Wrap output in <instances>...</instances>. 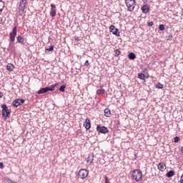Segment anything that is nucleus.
<instances>
[{"instance_id": "obj_1", "label": "nucleus", "mask_w": 183, "mask_h": 183, "mask_svg": "<svg viewBox=\"0 0 183 183\" xmlns=\"http://www.w3.org/2000/svg\"><path fill=\"white\" fill-rule=\"evenodd\" d=\"M18 33V29L16 26H14L11 31L9 33V48L12 46V44L15 42V38H16V34Z\"/></svg>"}, {"instance_id": "obj_2", "label": "nucleus", "mask_w": 183, "mask_h": 183, "mask_svg": "<svg viewBox=\"0 0 183 183\" xmlns=\"http://www.w3.org/2000/svg\"><path fill=\"white\" fill-rule=\"evenodd\" d=\"M132 179L137 182L142 179V172L139 169H134L132 173Z\"/></svg>"}, {"instance_id": "obj_3", "label": "nucleus", "mask_w": 183, "mask_h": 183, "mask_svg": "<svg viewBox=\"0 0 183 183\" xmlns=\"http://www.w3.org/2000/svg\"><path fill=\"white\" fill-rule=\"evenodd\" d=\"M125 4L129 12H132L135 9V0H125Z\"/></svg>"}, {"instance_id": "obj_4", "label": "nucleus", "mask_w": 183, "mask_h": 183, "mask_svg": "<svg viewBox=\"0 0 183 183\" xmlns=\"http://www.w3.org/2000/svg\"><path fill=\"white\" fill-rule=\"evenodd\" d=\"M1 108H2L1 114H2L3 118H8V117H9V115L11 114V110L8 109V107H6V104H2Z\"/></svg>"}, {"instance_id": "obj_5", "label": "nucleus", "mask_w": 183, "mask_h": 183, "mask_svg": "<svg viewBox=\"0 0 183 183\" xmlns=\"http://www.w3.org/2000/svg\"><path fill=\"white\" fill-rule=\"evenodd\" d=\"M88 174H89V172L87 169H81L79 171V178H81V179H85L86 177H88Z\"/></svg>"}, {"instance_id": "obj_6", "label": "nucleus", "mask_w": 183, "mask_h": 183, "mask_svg": "<svg viewBox=\"0 0 183 183\" xmlns=\"http://www.w3.org/2000/svg\"><path fill=\"white\" fill-rule=\"evenodd\" d=\"M97 131L99 132V134H108L109 132L107 127L101 125H97Z\"/></svg>"}, {"instance_id": "obj_7", "label": "nucleus", "mask_w": 183, "mask_h": 183, "mask_svg": "<svg viewBox=\"0 0 183 183\" xmlns=\"http://www.w3.org/2000/svg\"><path fill=\"white\" fill-rule=\"evenodd\" d=\"M25 100L24 99H16L12 102L13 107L14 108H18V107L22 105V104H24Z\"/></svg>"}, {"instance_id": "obj_8", "label": "nucleus", "mask_w": 183, "mask_h": 183, "mask_svg": "<svg viewBox=\"0 0 183 183\" xmlns=\"http://www.w3.org/2000/svg\"><path fill=\"white\" fill-rule=\"evenodd\" d=\"M50 16H52V18L56 16V6L54 4H51Z\"/></svg>"}, {"instance_id": "obj_9", "label": "nucleus", "mask_w": 183, "mask_h": 183, "mask_svg": "<svg viewBox=\"0 0 183 183\" xmlns=\"http://www.w3.org/2000/svg\"><path fill=\"white\" fill-rule=\"evenodd\" d=\"M26 4H27L26 0H21L19 2V11H21V12H24V11H25V8H26Z\"/></svg>"}, {"instance_id": "obj_10", "label": "nucleus", "mask_w": 183, "mask_h": 183, "mask_svg": "<svg viewBox=\"0 0 183 183\" xmlns=\"http://www.w3.org/2000/svg\"><path fill=\"white\" fill-rule=\"evenodd\" d=\"M110 32L113 34V35H116V36H119V30L115 28V26L111 25L109 26Z\"/></svg>"}, {"instance_id": "obj_11", "label": "nucleus", "mask_w": 183, "mask_h": 183, "mask_svg": "<svg viewBox=\"0 0 183 183\" xmlns=\"http://www.w3.org/2000/svg\"><path fill=\"white\" fill-rule=\"evenodd\" d=\"M157 169H159V171H161V172H164V171L167 169V165L164 162H160L157 165Z\"/></svg>"}, {"instance_id": "obj_12", "label": "nucleus", "mask_w": 183, "mask_h": 183, "mask_svg": "<svg viewBox=\"0 0 183 183\" xmlns=\"http://www.w3.org/2000/svg\"><path fill=\"white\" fill-rule=\"evenodd\" d=\"M16 44H21V45H25V39L24 36L19 35L16 37Z\"/></svg>"}, {"instance_id": "obj_13", "label": "nucleus", "mask_w": 183, "mask_h": 183, "mask_svg": "<svg viewBox=\"0 0 183 183\" xmlns=\"http://www.w3.org/2000/svg\"><path fill=\"white\" fill-rule=\"evenodd\" d=\"M84 127L86 129H89L91 128V121L89 119H86L85 122L84 123Z\"/></svg>"}, {"instance_id": "obj_14", "label": "nucleus", "mask_w": 183, "mask_h": 183, "mask_svg": "<svg viewBox=\"0 0 183 183\" xmlns=\"http://www.w3.org/2000/svg\"><path fill=\"white\" fill-rule=\"evenodd\" d=\"M58 85H59V83H56L54 84H52L51 86L49 87H46L47 89V92L48 91H55V87L58 86Z\"/></svg>"}, {"instance_id": "obj_15", "label": "nucleus", "mask_w": 183, "mask_h": 183, "mask_svg": "<svg viewBox=\"0 0 183 183\" xmlns=\"http://www.w3.org/2000/svg\"><path fill=\"white\" fill-rule=\"evenodd\" d=\"M142 11L143 14H148V11H149V7L147 5H144L142 7Z\"/></svg>"}, {"instance_id": "obj_16", "label": "nucleus", "mask_w": 183, "mask_h": 183, "mask_svg": "<svg viewBox=\"0 0 183 183\" xmlns=\"http://www.w3.org/2000/svg\"><path fill=\"white\" fill-rule=\"evenodd\" d=\"M174 175H175V172L173 170H170L166 174V177L167 178H172V177H174Z\"/></svg>"}, {"instance_id": "obj_17", "label": "nucleus", "mask_w": 183, "mask_h": 183, "mask_svg": "<svg viewBox=\"0 0 183 183\" xmlns=\"http://www.w3.org/2000/svg\"><path fill=\"white\" fill-rule=\"evenodd\" d=\"M104 112L105 117H107V118H109L111 117V110H109V109H105Z\"/></svg>"}, {"instance_id": "obj_18", "label": "nucleus", "mask_w": 183, "mask_h": 183, "mask_svg": "<svg viewBox=\"0 0 183 183\" xmlns=\"http://www.w3.org/2000/svg\"><path fill=\"white\" fill-rule=\"evenodd\" d=\"M46 92H48V90H47L46 87H44V88H42L40 90H39L37 92V94H39L40 95L41 94H46Z\"/></svg>"}, {"instance_id": "obj_19", "label": "nucleus", "mask_w": 183, "mask_h": 183, "mask_svg": "<svg viewBox=\"0 0 183 183\" xmlns=\"http://www.w3.org/2000/svg\"><path fill=\"white\" fill-rule=\"evenodd\" d=\"M14 68H15L14 64H11V63H9L7 64V66H6L7 71H14Z\"/></svg>"}, {"instance_id": "obj_20", "label": "nucleus", "mask_w": 183, "mask_h": 183, "mask_svg": "<svg viewBox=\"0 0 183 183\" xmlns=\"http://www.w3.org/2000/svg\"><path fill=\"white\" fill-rule=\"evenodd\" d=\"M128 58H129V59L134 60V59H135V58H137V55H135L133 52H132V53L129 54Z\"/></svg>"}, {"instance_id": "obj_21", "label": "nucleus", "mask_w": 183, "mask_h": 183, "mask_svg": "<svg viewBox=\"0 0 183 183\" xmlns=\"http://www.w3.org/2000/svg\"><path fill=\"white\" fill-rule=\"evenodd\" d=\"M104 94H105V89H99L97 91V95H104Z\"/></svg>"}, {"instance_id": "obj_22", "label": "nucleus", "mask_w": 183, "mask_h": 183, "mask_svg": "<svg viewBox=\"0 0 183 183\" xmlns=\"http://www.w3.org/2000/svg\"><path fill=\"white\" fill-rule=\"evenodd\" d=\"M137 78H139V79L145 80V75L143 73H139Z\"/></svg>"}, {"instance_id": "obj_23", "label": "nucleus", "mask_w": 183, "mask_h": 183, "mask_svg": "<svg viewBox=\"0 0 183 183\" xmlns=\"http://www.w3.org/2000/svg\"><path fill=\"white\" fill-rule=\"evenodd\" d=\"M4 7H5V2H4L2 0H0L1 12H2V11H4Z\"/></svg>"}, {"instance_id": "obj_24", "label": "nucleus", "mask_w": 183, "mask_h": 183, "mask_svg": "<svg viewBox=\"0 0 183 183\" xmlns=\"http://www.w3.org/2000/svg\"><path fill=\"white\" fill-rule=\"evenodd\" d=\"M54 51V46H51L49 49H46L45 53L52 52Z\"/></svg>"}, {"instance_id": "obj_25", "label": "nucleus", "mask_w": 183, "mask_h": 183, "mask_svg": "<svg viewBox=\"0 0 183 183\" xmlns=\"http://www.w3.org/2000/svg\"><path fill=\"white\" fill-rule=\"evenodd\" d=\"M65 88H66V85L64 84L61 85L59 89L61 92H65Z\"/></svg>"}, {"instance_id": "obj_26", "label": "nucleus", "mask_w": 183, "mask_h": 183, "mask_svg": "<svg viewBox=\"0 0 183 183\" xmlns=\"http://www.w3.org/2000/svg\"><path fill=\"white\" fill-rule=\"evenodd\" d=\"M156 88H158V89H162L164 88V85L161 83H157L156 84Z\"/></svg>"}, {"instance_id": "obj_27", "label": "nucleus", "mask_w": 183, "mask_h": 183, "mask_svg": "<svg viewBox=\"0 0 183 183\" xmlns=\"http://www.w3.org/2000/svg\"><path fill=\"white\" fill-rule=\"evenodd\" d=\"M119 54H121V51H119V49L114 50V56H119Z\"/></svg>"}, {"instance_id": "obj_28", "label": "nucleus", "mask_w": 183, "mask_h": 183, "mask_svg": "<svg viewBox=\"0 0 183 183\" xmlns=\"http://www.w3.org/2000/svg\"><path fill=\"white\" fill-rule=\"evenodd\" d=\"M159 31H164L165 29V26H164V24H160L159 26Z\"/></svg>"}, {"instance_id": "obj_29", "label": "nucleus", "mask_w": 183, "mask_h": 183, "mask_svg": "<svg viewBox=\"0 0 183 183\" xmlns=\"http://www.w3.org/2000/svg\"><path fill=\"white\" fill-rule=\"evenodd\" d=\"M179 142V137H174V142Z\"/></svg>"}, {"instance_id": "obj_30", "label": "nucleus", "mask_w": 183, "mask_h": 183, "mask_svg": "<svg viewBox=\"0 0 183 183\" xmlns=\"http://www.w3.org/2000/svg\"><path fill=\"white\" fill-rule=\"evenodd\" d=\"M167 41H172V35H169L168 36Z\"/></svg>"}, {"instance_id": "obj_31", "label": "nucleus", "mask_w": 183, "mask_h": 183, "mask_svg": "<svg viewBox=\"0 0 183 183\" xmlns=\"http://www.w3.org/2000/svg\"><path fill=\"white\" fill-rule=\"evenodd\" d=\"M85 66H89V61L86 60L84 63Z\"/></svg>"}, {"instance_id": "obj_32", "label": "nucleus", "mask_w": 183, "mask_h": 183, "mask_svg": "<svg viewBox=\"0 0 183 183\" xmlns=\"http://www.w3.org/2000/svg\"><path fill=\"white\" fill-rule=\"evenodd\" d=\"M0 169H4V163L0 162Z\"/></svg>"}, {"instance_id": "obj_33", "label": "nucleus", "mask_w": 183, "mask_h": 183, "mask_svg": "<svg viewBox=\"0 0 183 183\" xmlns=\"http://www.w3.org/2000/svg\"><path fill=\"white\" fill-rule=\"evenodd\" d=\"M152 25H154L153 21H150V22L148 23V26H152Z\"/></svg>"}, {"instance_id": "obj_34", "label": "nucleus", "mask_w": 183, "mask_h": 183, "mask_svg": "<svg viewBox=\"0 0 183 183\" xmlns=\"http://www.w3.org/2000/svg\"><path fill=\"white\" fill-rule=\"evenodd\" d=\"M105 183H109V182L108 181L107 177H105Z\"/></svg>"}, {"instance_id": "obj_35", "label": "nucleus", "mask_w": 183, "mask_h": 183, "mask_svg": "<svg viewBox=\"0 0 183 183\" xmlns=\"http://www.w3.org/2000/svg\"><path fill=\"white\" fill-rule=\"evenodd\" d=\"M7 182L8 183H16V182H12V180H11V179H8Z\"/></svg>"}, {"instance_id": "obj_36", "label": "nucleus", "mask_w": 183, "mask_h": 183, "mask_svg": "<svg viewBox=\"0 0 183 183\" xmlns=\"http://www.w3.org/2000/svg\"><path fill=\"white\" fill-rule=\"evenodd\" d=\"M2 97H4V92H0V98H2Z\"/></svg>"}, {"instance_id": "obj_37", "label": "nucleus", "mask_w": 183, "mask_h": 183, "mask_svg": "<svg viewBox=\"0 0 183 183\" xmlns=\"http://www.w3.org/2000/svg\"><path fill=\"white\" fill-rule=\"evenodd\" d=\"M74 39H75V41H79V37L76 36V37H74Z\"/></svg>"}, {"instance_id": "obj_38", "label": "nucleus", "mask_w": 183, "mask_h": 183, "mask_svg": "<svg viewBox=\"0 0 183 183\" xmlns=\"http://www.w3.org/2000/svg\"><path fill=\"white\" fill-rule=\"evenodd\" d=\"M90 159H91V157L90 156H89L88 157H87V162H89V161H90Z\"/></svg>"}, {"instance_id": "obj_39", "label": "nucleus", "mask_w": 183, "mask_h": 183, "mask_svg": "<svg viewBox=\"0 0 183 183\" xmlns=\"http://www.w3.org/2000/svg\"><path fill=\"white\" fill-rule=\"evenodd\" d=\"M94 162V157H92V160L90 161V164H92V162Z\"/></svg>"}, {"instance_id": "obj_40", "label": "nucleus", "mask_w": 183, "mask_h": 183, "mask_svg": "<svg viewBox=\"0 0 183 183\" xmlns=\"http://www.w3.org/2000/svg\"><path fill=\"white\" fill-rule=\"evenodd\" d=\"M3 19L0 17V24H2Z\"/></svg>"}, {"instance_id": "obj_41", "label": "nucleus", "mask_w": 183, "mask_h": 183, "mask_svg": "<svg viewBox=\"0 0 183 183\" xmlns=\"http://www.w3.org/2000/svg\"><path fill=\"white\" fill-rule=\"evenodd\" d=\"M2 13V11H1V7H0V14H1Z\"/></svg>"}]
</instances>
